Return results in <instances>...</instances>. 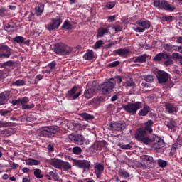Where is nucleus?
<instances>
[{
    "mask_svg": "<svg viewBox=\"0 0 182 182\" xmlns=\"http://www.w3.org/2000/svg\"><path fill=\"white\" fill-rule=\"evenodd\" d=\"M73 50V48L69 47L63 42L56 43L54 45L55 53L60 56H68L70 55Z\"/></svg>",
    "mask_w": 182,
    "mask_h": 182,
    "instance_id": "obj_1",
    "label": "nucleus"
},
{
    "mask_svg": "<svg viewBox=\"0 0 182 182\" xmlns=\"http://www.w3.org/2000/svg\"><path fill=\"white\" fill-rule=\"evenodd\" d=\"M95 92V88H87L84 92V97H86L87 99H90L94 96V93Z\"/></svg>",
    "mask_w": 182,
    "mask_h": 182,
    "instance_id": "obj_27",
    "label": "nucleus"
},
{
    "mask_svg": "<svg viewBox=\"0 0 182 182\" xmlns=\"http://www.w3.org/2000/svg\"><path fill=\"white\" fill-rule=\"evenodd\" d=\"M63 23L62 16H56V18H51V22L46 25V29L51 32L52 31L58 29Z\"/></svg>",
    "mask_w": 182,
    "mask_h": 182,
    "instance_id": "obj_6",
    "label": "nucleus"
},
{
    "mask_svg": "<svg viewBox=\"0 0 182 182\" xmlns=\"http://www.w3.org/2000/svg\"><path fill=\"white\" fill-rule=\"evenodd\" d=\"M48 163L55 168L60 170L63 161L59 159H50L48 160Z\"/></svg>",
    "mask_w": 182,
    "mask_h": 182,
    "instance_id": "obj_24",
    "label": "nucleus"
},
{
    "mask_svg": "<svg viewBox=\"0 0 182 182\" xmlns=\"http://www.w3.org/2000/svg\"><path fill=\"white\" fill-rule=\"evenodd\" d=\"M148 56L149 55L147 54H144L142 55H139L137 57H133L132 58V62H134L135 63H144L146 62Z\"/></svg>",
    "mask_w": 182,
    "mask_h": 182,
    "instance_id": "obj_22",
    "label": "nucleus"
},
{
    "mask_svg": "<svg viewBox=\"0 0 182 182\" xmlns=\"http://www.w3.org/2000/svg\"><path fill=\"white\" fill-rule=\"evenodd\" d=\"M72 168L71 164L69 162L62 161L60 170H70Z\"/></svg>",
    "mask_w": 182,
    "mask_h": 182,
    "instance_id": "obj_32",
    "label": "nucleus"
},
{
    "mask_svg": "<svg viewBox=\"0 0 182 182\" xmlns=\"http://www.w3.org/2000/svg\"><path fill=\"white\" fill-rule=\"evenodd\" d=\"M57 129L54 126L43 127L41 130V136L44 138H52L57 133Z\"/></svg>",
    "mask_w": 182,
    "mask_h": 182,
    "instance_id": "obj_5",
    "label": "nucleus"
},
{
    "mask_svg": "<svg viewBox=\"0 0 182 182\" xmlns=\"http://www.w3.org/2000/svg\"><path fill=\"white\" fill-rule=\"evenodd\" d=\"M151 111V109L148 105L144 106L143 109L139 110V117H146L148 113Z\"/></svg>",
    "mask_w": 182,
    "mask_h": 182,
    "instance_id": "obj_29",
    "label": "nucleus"
},
{
    "mask_svg": "<svg viewBox=\"0 0 182 182\" xmlns=\"http://www.w3.org/2000/svg\"><path fill=\"white\" fill-rule=\"evenodd\" d=\"M145 82H154V76L152 75H148L144 77Z\"/></svg>",
    "mask_w": 182,
    "mask_h": 182,
    "instance_id": "obj_55",
    "label": "nucleus"
},
{
    "mask_svg": "<svg viewBox=\"0 0 182 182\" xmlns=\"http://www.w3.org/2000/svg\"><path fill=\"white\" fill-rule=\"evenodd\" d=\"M12 49L4 43H0V59L9 58Z\"/></svg>",
    "mask_w": 182,
    "mask_h": 182,
    "instance_id": "obj_9",
    "label": "nucleus"
},
{
    "mask_svg": "<svg viewBox=\"0 0 182 182\" xmlns=\"http://www.w3.org/2000/svg\"><path fill=\"white\" fill-rule=\"evenodd\" d=\"M118 172H119V176H120L121 177L125 179L129 178L130 176L129 173L127 172L124 169H119Z\"/></svg>",
    "mask_w": 182,
    "mask_h": 182,
    "instance_id": "obj_36",
    "label": "nucleus"
},
{
    "mask_svg": "<svg viewBox=\"0 0 182 182\" xmlns=\"http://www.w3.org/2000/svg\"><path fill=\"white\" fill-rule=\"evenodd\" d=\"M115 6L116 3L114 1H109L107 3L106 7L109 9H112Z\"/></svg>",
    "mask_w": 182,
    "mask_h": 182,
    "instance_id": "obj_57",
    "label": "nucleus"
},
{
    "mask_svg": "<svg viewBox=\"0 0 182 182\" xmlns=\"http://www.w3.org/2000/svg\"><path fill=\"white\" fill-rule=\"evenodd\" d=\"M87 126V124L73 123V127L77 129L79 131H82V129H86Z\"/></svg>",
    "mask_w": 182,
    "mask_h": 182,
    "instance_id": "obj_34",
    "label": "nucleus"
},
{
    "mask_svg": "<svg viewBox=\"0 0 182 182\" xmlns=\"http://www.w3.org/2000/svg\"><path fill=\"white\" fill-rule=\"evenodd\" d=\"M84 136L81 134H70L67 138V141L69 143H73L77 145L83 144Z\"/></svg>",
    "mask_w": 182,
    "mask_h": 182,
    "instance_id": "obj_10",
    "label": "nucleus"
},
{
    "mask_svg": "<svg viewBox=\"0 0 182 182\" xmlns=\"http://www.w3.org/2000/svg\"><path fill=\"white\" fill-rule=\"evenodd\" d=\"M12 85L15 87H23L26 85V82L23 80H18L16 81L12 82Z\"/></svg>",
    "mask_w": 182,
    "mask_h": 182,
    "instance_id": "obj_33",
    "label": "nucleus"
},
{
    "mask_svg": "<svg viewBox=\"0 0 182 182\" xmlns=\"http://www.w3.org/2000/svg\"><path fill=\"white\" fill-rule=\"evenodd\" d=\"M105 44L104 41L102 40H98L97 41L95 42L94 46L92 48H94L95 50H98L100 48V47L102 46H103Z\"/></svg>",
    "mask_w": 182,
    "mask_h": 182,
    "instance_id": "obj_39",
    "label": "nucleus"
},
{
    "mask_svg": "<svg viewBox=\"0 0 182 182\" xmlns=\"http://www.w3.org/2000/svg\"><path fill=\"white\" fill-rule=\"evenodd\" d=\"M35 107V104L32 103V104H23V105H21V109L23 110H28L31 109H33Z\"/></svg>",
    "mask_w": 182,
    "mask_h": 182,
    "instance_id": "obj_38",
    "label": "nucleus"
},
{
    "mask_svg": "<svg viewBox=\"0 0 182 182\" xmlns=\"http://www.w3.org/2000/svg\"><path fill=\"white\" fill-rule=\"evenodd\" d=\"M154 145L156 149L163 148L164 146V141L159 138L158 139V141H156V143Z\"/></svg>",
    "mask_w": 182,
    "mask_h": 182,
    "instance_id": "obj_37",
    "label": "nucleus"
},
{
    "mask_svg": "<svg viewBox=\"0 0 182 182\" xmlns=\"http://www.w3.org/2000/svg\"><path fill=\"white\" fill-rule=\"evenodd\" d=\"M126 85L128 87L134 88L135 87V82H134L133 78H128V80L126 82Z\"/></svg>",
    "mask_w": 182,
    "mask_h": 182,
    "instance_id": "obj_40",
    "label": "nucleus"
},
{
    "mask_svg": "<svg viewBox=\"0 0 182 182\" xmlns=\"http://www.w3.org/2000/svg\"><path fill=\"white\" fill-rule=\"evenodd\" d=\"M165 108L168 114H173L178 112L177 107L175 106L174 104L166 102Z\"/></svg>",
    "mask_w": 182,
    "mask_h": 182,
    "instance_id": "obj_20",
    "label": "nucleus"
},
{
    "mask_svg": "<svg viewBox=\"0 0 182 182\" xmlns=\"http://www.w3.org/2000/svg\"><path fill=\"white\" fill-rule=\"evenodd\" d=\"M173 38L176 39V42L178 44H182V36L173 37Z\"/></svg>",
    "mask_w": 182,
    "mask_h": 182,
    "instance_id": "obj_64",
    "label": "nucleus"
},
{
    "mask_svg": "<svg viewBox=\"0 0 182 182\" xmlns=\"http://www.w3.org/2000/svg\"><path fill=\"white\" fill-rule=\"evenodd\" d=\"M166 60H166L164 63V65H165L166 67H168L173 64V60H171V57H169L168 58H166Z\"/></svg>",
    "mask_w": 182,
    "mask_h": 182,
    "instance_id": "obj_58",
    "label": "nucleus"
},
{
    "mask_svg": "<svg viewBox=\"0 0 182 182\" xmlns=\"http://www.w3.org/2000/svg\"><path fill=\"white\" fill-rule=\"evenodd\" d=\"M73 154H81L82 153V150L80 146H74L72 149Z\"/></svg>",
    "mask_w": 182,
    "mask_h": 182,
    "instance_id": "obj_42",
    "label": "nucleus"
},
{
    "mask_svg": "<svg viewBox=\"0 0 182 182\" xmlns=\"http://www.w3.org/2000/svg\"><path fill=\"white\" fill-rule=\"evenodd\" d=\"M11 103L13 106H18L21 105V100H12Z\"/></svg>",
    "mask_w": 182,
    "mask_h": 182,
    "instance_id": "obj_61",
    "label": "nucleus"
},
{
    "mask_svg": "<svg viewBox=\"0 0 182 182\" xmlns=\"http://www.w3.org/2000/svg\"><path fill=\"white\" fill-rule=\"evenodd\" d=\"M11 113L10 110L7 109H1L0 110V115L3 117H6L8 114Z\"/></svg>",
    "mask_w": 182,
    "mask_h": 182,
    "instance_id": "obj_56",
    "label": "nucleus"
},
{
    "mask_svg": "<svg viewBox=\"0 0 182 182\" xmlns=\"http://www.w3.org/2000/svg\"><path fill=\"white\" fill-rule=\"evenodd\" d=\"M156 78L159 84H164L166 82H168V80L171 79V75L169 73H166L165 71L159 70L157 73Z\"/></svg>",
    "mask_w": 182,
    "mask_h": 182,
    "instance_id": "obj_13",
    "label": "nucleus"
},
{
    "mask_svg": "<svg viewBox=\"0 0 182 182\" xmlns=\"http://www.w3.org/2000/svg\"><path fill=\"white\" fill-rule=\"evenodd\" d=\"M154 124V122H153L152 119H149L146 122H144V130L145 132H149V134L153 133V126Z\"/></svg>",
    "mask_w": 182,
    "mask_h": 182,
    "instance_id": "obj_21",
    "label": "nucleus"
},
{
    "mask_svg": "<svg viewBox=\"0 0 182 182\" xmlns=\"http://www.w3.org/2000/svg\"><path fill=\"white\" fill-rule=\"evenodd\" d=\"M107 129L112 132H122L126 127L125 122H113L107 126Z\"/></svg>",
    "mask_w": 182,
    "mask_h": 182,
    "instance_id": "obj_7",
    "label": "nucleus"
},
{
    "mask_svg": "<svg viewBox=\"0 0 182 182\" xmlns=\"http://www.w3.org/2000/svg\"><path fill=\"white\" fill-rule=\"evenodd\" d=\"M26 164L29 165V166H33V165H38L39 161L35 159H29L26 162Z\"/></svg>",
    "mask_w": 182,
    "mask_h": 182,
    "instance_id": "obj_47",
    "label": "nucleus"
},
{
    "mask_svg": "<svg viewBox=\"0 0 182 182\" xmlns=\"http://www.w3.org/2000/svg\"><path fill=\"white\" fill-rule=\"evenodd\" d=\"M73 164L74 166H76L77 168L84 170L89 169V168L90 167V162L87 161L73 159Z\"/></svg>",
    "mask_w": 182,
    "mask_h": 182,
    "instance_id": "obj_15",
    "label": "nucleus"
},
{
    "mask_svg": "<svg viewBox=\"0 0 182 182\" xmlns=\"http://www.w3.org/2000/svg\"><path fill=\"white\" fill-rule=\"evenodd\" d=\"M141 159L144 161H147L149 164H151L153 161V157L148 155H143Z\"/></svg>",
    "mask_w": 182,
    "mask_h": 182,
    "instance_id": "obj_41",
    "label": "nucleus"
},
{
    "mask_svg": "<svg viewBox=\"0 0 182 182\" xmlns=\"http://www.w3.org/2000/svg\"><path fill=\"white\" fill-rule=\"evenodd\" d=\"M45 9V4L43 3H38V6L36 7V16H41L43 12V10Z\"/></svg>",
    "mask_w": 182,
    "mask_h": 182,
    "instance_id": "obj_26",
    "label": "nucleus"
},
{
    "mask_svg": "<svg viewBox=\"0 0 182 182\" xmlns=\"http://www.w3.org/2000/svg\"><path fill=\"white\" fill-rule=\"evenodd\" d=\"M105 97L104 96H100V97H98L95 99V101L97 102V103H100V102H104L105 101Z\"/></svg>",
    "mask_w": 182,
    "mask_h": 182,
    "instance_id": "obj_62",
    "label": "nucleus"
},
{
    "mask_svg": "<svg viewBox=\"0 0 182 182\" xmlns=\"http://www.w3.org/2000/svg\"><path fill=\"white\" fill-rule=\"evenodd\" d=\"M94 170L97 178H100L101 175L104 173L105 166L102 163H98L94 166Z\"/></svg>",
    "mask_w": 182,
    "mask_h": 182,
    "instance_id": "obj_17",
    "label": "nucleus"
},
{
    "mask_svg": "<svg viewBox=\"0 0 182 182\" xmlns=\"http://www.w3.org/2000/svg\"><path fill=\"white\" fill-rule=\"evenodd\" d=\"M73 28V26H72L70 22L68 20H67V21H64V23L61 26L60 29L65 30V31H69V30H71Z\"/></svg>",
    "mask_w": 182,
    "mask_h": 182,
    "instance_id": "obj_30",
    "label": "nucleus"
},
{
    "mask_svg": "<svg viewBox=\"0 0 182 182\" xmlns=\"http://www.w3.org/2000/svg\"><path fill=\"white\" fill-rule=\"evenodd\" d=\"M94 58H95L94 52L92 50H87V52L83 55V58L85 60H92Z\"/></svg>",
    "mask_w": 182,
    "mask_h": 182,
    "instance_id": "obj_28",
    "label": "nucleus"
},
{
    "mask_svg": "<svg viewBox=\"0 0 182 182\" xmlns=\"http://www.w3.org/2000/svg\"><path fill=\"white\" fill-rule=\"evenodd\" d=\"M137 25L139 26H137L135 29L136 32L137 33H143L145 31L146 29H149V28H151V22L147 20H139V21H137Z\"/></svg>",
    "mask_w": 182,
    "mask_h": 182,
    "instance_id": "obj_11",
    "label": "nucleus"
},
{
    "mask_svg": "<svg viewBox=\"0 0 182 182\" xmlns=\"http://www.w3.org/2000/svg\"><path fill=\"white\" fill-rule=\"evenodd\" d=\"M146 131L143 129L142 128L137 129L135 133V139L138 140V141L145 144L149 145L151 144L154 140L149 137Z\"/></svg>",
    "mask_w": 182,
    "mask_h": 182,
    "instance_id": "obj_2",
    "label": "nucleus"
},
{
    "mask_svg": "<svg viewBox=\"0 0 182 182\" xmlns=\"http://www.w3.org/2000/svg\"><path fill=\"white\" fill-rule=\"evenodd\" d=\"M41 173V171L37 168L34 171V176L38 179L43 178V176Z\"/></svg>",
    "mask_w": 182,
    "mask_h": 182,
    "instance_id": "obj_48",
    "label": "nucleus"
},
{
    "mask_svg": "<svg viewBox=\"0 0 182 182\" xmlns=\"http://www.w3.org/2000/svg\"><path fill=\"white\" fill-rule=\"evenodd\" d=\"M110 33V26L107 23H104L97 29V38H101L105 36V35H109Z\"/></svg>",
    "mask_w": 182,
    "mask_h": 182,
    "instance_id": "obj_12",
    "label": "nucleus"
},
{
    "mask_svg": "<svg viewBox=\"0 0 182 182\" xmlns=\"http://www.w3.org/2000/svg\"><path fill=\"white\" fill-rule=\"evenodd\" d=\"M80 117L85 121H89V120L92 121L95 119L94 115H90V114H87L86 112L80 114Z\"/></svg>",
    "mask_w": 182,
    "mask_h": 182,
    "instance_id": "obj_31",
    "label": "nucleus"
},
{
    "mask_svg": "<svg viewBox=\"0 0 182 182\" xmlns=\"http://www.w3.org/2000/svg\"><path fill=\"white\" fill-rule=\"evenodd\" d=\"M45 178H46L49 181L53 180L54 181H58L60 178V176L58 175V170L53 169V171L49 172L48 174H46Z\"/></svg>",
    "mask_w": 182,
    "mask_h": 182,
    "instance_id": "obj_18",
    "label": "nucleus"
},
{
    "mask_svg": "<svg viewBox=\"0 0 182 182\" xmlns=\"http://www.w3.org/2000/svg\"><path fill=\"white\" fill-rule=\"evenodd\" d=\"M14 41L15 43H24V38L22 37V36H16L14 38Z\"/></svg>",
    "mask_w": 182,
    "mask_h": 182,
    "instance_id": "obj_46",
    "label": "nucleus"
},
{
    "mask_svg": "<svg viewBox=\"0 0 182 182\" xmlns=\"http://www.w3.org/2000/svg\"><path fill=\"white\" fill-rule=\"evenodd\" d=\"M4 29L8 32H11L12 31H14V27L9 23H6L4 26Z\"/></svg>",
    "mask_w": 182,
    "mask_h": 182,
    "instance_id": "obj_51",
    "label": "nucleus"
},
{
    "mask_svg": "<svg viewBox=\"0 0 182 182\" xmlns=\"http://www.w3.org/2000/svg\"><path fill=\"white\" fill-rule=\"evenodd\" d=\"M10 97V91H4L0 94V105H5L7 102L8 97Z\"/></svg>",
    "mask_w": 182,
    "mask_h": 182,
    "instance_id": "obj_23",
    "label": "nucleus"
},
{
    "mask_svg": "<svg viewBox=\"0 0 182 182\" xmlns=\"http://www.w3.org/2000/svg\"><path fill=\"white\" fill-rule=\"evenodd\" d=\"M56 65H57L56 61L54 60L48 64V68L51 70H54Z\"/></svg>",
    "mask_w": 182,
    "mask_h": 182,
    "instance_id": "obj_63",
    "label": "nucleus"
},
{
    "mask_svg": "<svg viewBox=\"0 0 182 182\" xmlns=\"http://www.w3.org/2000/svg\"><path fill=\"white\" fill-rule=\"evenodd\" d=\"M174 48H177V46L171 44H165V46H164V49H165L168 52H171L173 49H174Z\"/></svg>",
    "mask_w": 182,
    "mask_h": 182,
    "instance_id": "obj_44",
    "label": "nucleus"
},
{
    "mask_svg": "<svg viewBox=\"0 0 182 182\" xmlns=\"http://www.w3.org/2000/svg\"><path fill=\"white\" fill-rule=\"evenodd\" d=\"M127 113H129L132 115H135L136 112L142 108V102H136L135 103H128L126 105L122 106Z\"/></svg>",
    "mask_w": 182,
    "mask_h": 182,
    "instance_id": "obj_3",
    "label": "nucleus"
},
{
    "mask_svg": "<svg viewBox=\"0 0 182 182\" xmlns=\"http://www.w3.org/2000/svg\"><path fill=\"white\" fill-rule=\"evenodd\" d=\"M130 54V50L129 49L127 48H120L112 53L113 56H119L122 58H127Z\"/></svg>",
    "mask_w": 182,
    "mask_h": 182,
    "instance_id": "obj_14",
    "label": "nucleus"
},
{
    "mask_svg": "<svg viewBox=\"0 0 182 182\" xmlns=\"http://www.w3.org/2000/svg\"><path fill=\"white\" fill-rule=\"evenodd\" d=\"M170 58V55L167 53H157L155 57L154 58V61L159 62L162 60H166Z\"/></svg>",
    "mask_w": 182,
    "mask_h": 182,
    "instance_id": "obj_19",
    "label": "nucleus"
},
{
    "mask_svg": "<svg viewBox=\"0 0 182 182\" xmlns=\"http://www.w3.org/2000/svg\"><path fill=\"white\" fill-rule=\"evenodd\" d=\"M157 164L161 168H165L167 165V162L166 161H164L163 159H159L157 161Z\"/></svg>",
    "mask_w": 182,
    "mask_h": 182,
    "instance_id": "obj_50",
    "label": "nucleus"
},
{
    "mask_svg": "<svg viewBox=\"0 0 182 182\" xmlns=\"http://www.w3.org/2000/svg\"><path fill=\"white\" fill-rule=\"evenodd\" d=\"M110 82H115V85L116 84H118V85H120V84L122 83V78L120 77V76H119V75H117V76H115V77L114 78H109V80Z\"/></svg>",
    "mask_w": 182,
    "mask_h": 182,
    "instance_id": "obj_35",
    "label": "nucleus"
},
{
    "mask_svg": "<svg viewBox=\"0 0 182 182\" xmlns=\"http://www.w3.org/2000/svg\"><path fill=\"white\" fill-rule=\"evenodd\" d=\"M4 63L5 67H9V68L15 66L16 65L15 61H13V60H9L7 62H4Z\"/></svg>",
    "mask_w": 182,
    "mask_h": 182,
    "instance_id": "obj_53",
    "label": "nucleus"
},
{
    "mask_svg": "<svg viewBox=\"0 0 182 182\" xmlns=\"http://www.w3.org/2000/svg\"><path fill=\"white\" fill-rule=\"evenodd\" d=\"M9 164V167L13 170H16L17 167L18 166L17 164H16L15 162H12L11 161H10Z\"/></svg>",
    "mask_w": 182,
    "mask_h": 182,
    "instance_id": "obj_59",
    "label": "nucleus"
},
{
    "mask_svg": "<svg viewBox=\"0 0 182 182\" xmlns=\"http://www.w3.org/2000/svg\"><path fill=\"white\" fill-rule=\"evenodd\" d=\"M107 141H100L95 142L94 145L92 146V148L96 151H101L102 149L106 146Z\"/></svg>",
    "mask_w": 182,
    "mask_h": 182,
    "instance_id": "obj_25",
    "label": "nucleus"
},
{
    "mask_svg": "<svg viewBox=\"0 0 182 182\" xmlns=\"http://www.w3.org/2000/svg\"><path fill=\"white\" fill-rule=\"evenodd\" d=\"M20 100L21 105H26L28 102H29V99L27 97H24L23 98H18Z\"/></svg>",
    "mask_w": 182,
    "mask_h": 182,
    "instance_id": "obj_54",
    "label": "nucleus"
},
{
    "mask_svg": "<svg viewBox=\"0 0 182 182\" xmlns=\"http://www.w3.org/2000/svg\"><path fill=\"white\" fill-rule=\"evenodd\" d=\"M166 126L168 129H173L176 127V122L171 119L170 122H166Z\"/></svg>",
    "mask_w": 182,
    "mask_h": 182,
    "instance_id": "obj_43",
    "label": "nucleus"
},
{
    "mask_svg": "<svg viewBox=\"0 0 182 182\" xmlns=\"http://www.w3.org/2000/svg\"><path fill=\"white\" fill-rule=\"evenodd\" d=\"M115 81H107L100 85V89L103 94L107 95L113 92V89L115 87Z\"/></svg>",
    "mask_w": 182,
    "mask_h": 182,
    "instance_id": "obj_8",
    "label": "nucleus"
},
{
    "mask_svg": "<svg viewBox=\"0 0 182 182\" xmlns=\"http://www.w3.org/2000/svg\"><path fill=\"white\" fill-rule=\"evenodd\" d=\"M119 64H120L119 61H114L113 63H110L108 66L109 68H116L117 66H119Z\"/></svg>",
    "mask_w": 182,
    "mask_h": 182,
    "instance_id": "obj_60",
    "label": "nucleus"
},
{
    "mask_svg": "<svg viewBox=\"0 0 182 182\" xmlns=\"http://www.w3.org/2000/svg\"><path fill=\"white\" fill-rule=\"evenodd\" d=\"M172 59L174 60H182V55L178 53H172Z\"/></svg>",
    "mask_w": 182,
    "mask_h": 182,
    "instance_id": "obj_45",
    "label": "nucleus"
},
{
    "mask_svg": "<svg viewBox=\"0 0 182 182\" xmlns=\"http://www.w3.org/2000/svg\"><path fill=\"white\" fill-rule=\"evenodd\" d=\"M77 91V86H73V88L70 90L68 91L67 97H73V100H76L82 93V91L80 90V92H78L77 94H75Z\"/></svg>",
    "mask_w": 182,
    "mask_h": 182,
    "instance_id": "obj_16",
    "label": "nucleus"
},
{
    "mask_svg": "<svg viewBox=\"0 0 182 182\" xmlns=\"http://www.w3.org/2000/svg\"><path fill=\"white\" fill-rule=\"evenodd\" d=\"M44 75L42 74H38L34 80V85L38 84V82H40L41 80H43Z\"/></svg>",
    "mask_w": 182,
    "mask_h": 182,
    "instance_id": "obj_49",
    "label": "nucleus"
},
{
    "mask_svg": "<svg viewBox=\"0 0 182 182\" xmlns=\"http://www.w3.org/2000/svg\"><path fill=\"white\" fill-rule=\"evenodd\" d=\"M154 6L168 11H173L176 9L175 6L169 4L166 0H154Z\"/></svg>",
    "mask_w": 182,
    "mask_h": 182,
    "instance_id": "obj_4",
    "label": "nucleus"
},
{
    "mask_svg": "<svg viewBox=\"0 0 182 182\" xmlns=\"http://www.w3.org/2000/svg\"><path fill=\"white\" fill-rule=\"evenodd\" d=\"M164 22H171L173 21L172 16H163L161 18Z\"/></svg>",
    "mask_w": 182,
    "mask_h": 182,
    "instance_id": "obj_52",
    "label": "nucleus"
}]
</instances>
